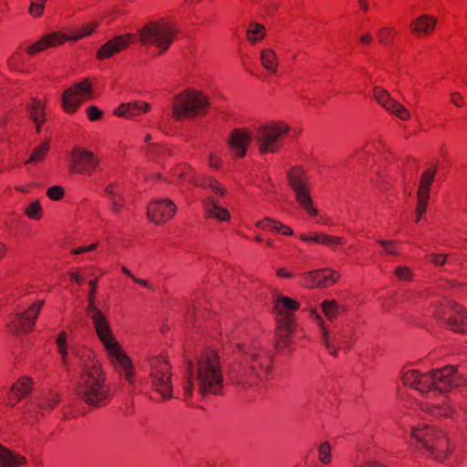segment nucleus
<instances>
[{"instance_id":"nucleus-43","label":"nucleus","mask_w":467,"mask_h":467,"mask_svg":"<svg viewBox=\"0 0 467 467\" xmlns=\"http://www.w3.org/2000/svg\"><path fill=\"white\" fill-rule=\"evenodd\" d=\"M431 414L437 417H447L450 415L451 409L448 405H433L432 408H429Z\"/></svg>"},{"instance_id":"nucleus-8","label":"nucleus","mask_w":467,"mask_h":467,"mask_svg":"<svg viewBox=\"0 0 467 467\" xmlns=\"http://www.w3.org/2000/svg\"><path fill=\"white\" fill-rule=\"evenodd\" d=\"M176 26L168 21L150 22L138 31V40L142 46H154L165 52L174 40Z\"/></svg>"},{"instance_id":"nucleus-57","label":"nucleus","mask_w":467,"mask_h":467,"mask_svg":"<svg viewBox=\"0 0 467 467\" xmlns=\"http://www.w3.org/2000/svg\"><path fill=\"white\" fill-rule=\"evenodd\" d=\"M451 102L457 106V107H462V101H463V98L462 96L458 93V92H453L451 95Z\"/></svg>"},{"instance_id":"nucleus-44","label":"nucleus","mask_w":467,"mask_h":467,"mask_svg":"<svg viewBox=\"0 0 467 467\" xmlns=\"http://www.w3.org/2000/svg\"><path fill=\"white\" fill-rule=\"evenodd\" d=\"M47 195L53 201H58L64 195V189L58 185L52 186L47 191Z\"/></svg>"},{"instance_id":"nucleus-24","label":"nucleus","mask_w":467,"mask_h":467,"mask_svg":"<svg viewBox=\"0 0 467 467\" xmlns=\"http://www.w3.org/2000/svg\"><path fill=\"white\" fill-rule=\"evenodd\" d=\"M202 205L207 218H215L219 221H228L230 219L229 212L221 207L213 196H207L202 201Z\"/></svg>"},{"instance_id":"nucleus-63","label":"nucleus","mask_w":467,"mask_h":467,"mask_svg":"<svg viewBox=\"0 0 467 467\" xmlns=\"http://www.w3.org/2000/svg\"><path fill=\"white\" fill-rule=\"evenodd\" d=\"M209 163H210V166H212L213 168H217L219 165V160L216 159L213 154H211L210 158H209Z\"/></svg>"},{"instance_id":"nucleus-6","label":"nucleus","mask_w":467,"mask_h":467,"mask_svg":"<svg viewBox=\"0 0 467 467\" xmlns=\"http://www.w3.org/2000/svg\"><path fill=\"white\" fill-rule=\"evenodd\" d=\"M209 106V99L202 91L188 89L174 97L171 109L175 119L182 120L204 115Z\"/></svg>"},{"instance_id":"nucleus-1","label":"nucleus","mask_w":467,"mask_h":467,"mask_svg":"<svg viewBox=\"0 0 467 467\" xmlns=\"http://www.w3.org/2000/svg\"><path fill=\"white\" fill-rule=\"evenodd\" d=\"M223 386L222 366L218 354L213 350L202 352L196 361L187 360L182 381L185 399L192 397L196 388L200 395H217Z\"/></svg>"},{"instance_id":"nucleus-20","label":"nucleus","mask_w":467,"mask_h":467,"mask_svg":"<svg viewBox=\"0 0 467 467\" xmlns=\"http://www.w3.org/2000/svg\"><path fill=\"white\" fill-rule=\"evenodd\" d=\"M339 278V274L331 269H322L306 273L303 276V285L313 288L317 286H329Z\"/></svg>"},{"instance_id":"nucleus-29","label":"nucleus","mask_w":467,"mask_h":467,"mask_svg":"<svg viewBox=\"0 0 467 467\" xmlns=\"http://www.w3.org/2000/svg\"><path fill=\"white\" fill-rule=\"evenodd\" d=\"M275 311L278 315V317L290 315V311L298 309L299 304L287 296H279L275 301Z\"/></svg>"},{"instance_id":"nucleus-19","label":"nucleus","mask_w":467,"mask_h":467,"mask_svg":"<svg viewBox=\"0 0 467 467\" xmlns=\"http://www.w3.org/2000/svg\"><path fill=\"white\" fill-rule=\"evenodd\" d=\"M311 316L317 320L320 328L322 343L332 356L337 357L338 347L345 344L344 334L339 331L337 334L331 336L322 317L316 310L311 311Z\"/></svg>"},{"instance_id":"nucleus-27","label":"nucleus","mask_w":467,"mask_h":467,"mask_svg":"<svg viewBox=\"0 0 467 467\" xmlns=\"http://www.w3.org/2000/svg\"><path fill=\"white\" fill-rule=\"evenodd\" d=\"M26 462L25 457L16 454L0 445V467H20Z\"/></svg>"},{"instance_id":"nucleus-38","label":"nucleus","mask_w":467,"mask_h":467,"mask_svg":"<svg viewBox=\"0 0 467 467\" xmlns=\"http://www.w3.org/2000/svg\"><path fill=\"white\" fill-rule=\"evenodd\" d=\"M24 213L32 220H39L42 215V207L38 201H35L28 204Z\"/></svg>"},{"instance_id":"nucleus-30","label":"nucleus","mask_w":467,"mask_h":467,"mask_svg":"<svg viewBox=\"0 0 467 467\" xmlns=\"http://www.w3.org/2000/svg\"><path fill=\"white\" fill-rule=\"evenodd\" d=\"M31 389V380L29 379H21L11 388V397L9 402L14 405L26 396Z\"/></svg>"},{"instance_id":"nucleus-17","label":"nucleus","mask_w":467,"mask_h":467,"mask_svg":"<svg viewBox=\"0 0 467 467\" xmlns=\"http://www.w3.org/2000/svg\"><path fill=\"white\" fill-rule=\"evenodd\" d=\"M176 209L177 207L171 200L161 199L149 204L147 216L155 223H163L172 218Z\"/></svg>"},{"instance_id":"nucleus-21","label":"nucleus","mask_w":467,"mask_h":467,"mask_svg":"<svg viewBox=\"0 0 467 467\" xmlns=\"http://www.w3.org/2000/svg\"><path fill=\"white\" fill-rule=\"evenodd\" d=\"M254 140L253 129H234L231 131L229 146L237 158L244 157L247 152L249 144Z\"/></svg>"},{"instance_id":"nucleus-28","label":"nucleus","mask_w":467,"mask_h":467,"mask_svg":"<svg viewBox=\"0 0 467 467\" xmlns=\"http://www.w3.org/2000/svg\"><path fill=\"white\" fill-rule=\"evenodd\" d=\"M27 111L36 124V132H40L41 123L45 121L43 103L38 99H33L30 105L27 106Z\"/></svg>"},{"instance_id":"nucleus-15","label":"nucleus","mask_w":467,"mask_h":467,"mask_svg":"<svg viewBox=\"0 0 467 467\" xmlns=\"http://www.w3.org/2000/svg\"><path fill=\"white\" fill-rule=\"evenodd\" d=\"M99 161L92 152L74 147L70 153V163L68 170L73 173L90 175L96 169Z\"/></svg>"},{"instance_id":"nucleus-16","label":"nucleus","mask_w":467,"mask_h":467,"mask_svg":"<svg viewBox=\"0 0 467 467\" xmlns=\"http://www.w3.org/2000/svg\"><path fill=\"white\" fill-rule=\"evenodd\" d=\"M43 305L44 301L39 300L34 303L26 310L16 313L14 319L11 320L7 326L15 333L29 332L33 328Z\"/></svg>"},{"instance_id":"nucleus-11","label":"nucleus","mask_w":467,"mask_h":467,"mask_svg":"<svg viewBox=\"0 0 467 467\" xmlns=\"http://www.w3.org/2000/svg\"><path fill=\"white\" fill-rule=\"evenodd\" d=\"M287 180L298 204L311 216L317 215V210L313 206L310 192L308 190V177L298 167L292 168L287 172Z\"/></svg>"},{"instance_id":"nucleus-39","label":"nucleus","mask_w":467,"mask_h":467,"mask_svg":"<svg viewBox=\"0 0 467 467\" xmlns=\"http://www.w3.org/2000/svg\"><path fill=\"white\" fill-rule=\"evenodd\" d=\"M171 154V150L163 146H158L156 144H152L149 147L148 155L151 159H156L157 157L166 156Z\"/></svg>"},{"instance_id":"nucleus-33","label":"nucleus","mask_w":467,"mask_h":467,"mask_svg":"<svg viewBox=\"0 0 467 467\" xmlns=\"http://www.w3.org/2000/svg\"><path fill=\"white\" fill-rule=\"evenodd\" d=\"M436 167L425 171L420 178V186L418 189L417 196L429 199V192L431 185L434 180Z\"/></svg>"},{"instance_id":"nucleus-26","label":"nucleus","mask_w":467,"mask_h":467,"mask_svg":"<svg viewBox=\"0 0 467 467\" xmlns=\"http://www.w3.org/2000/svg\"><path fill=\"white\" fill-rule=\"evenodd\" d=\"M149 109L150 105L148 103L134 101L121 104L117 109H115V115L130 119L140 115L141 112H148Z\"/></svg>"},{"instance_id":"nucleus-34","label":"nucleus","mask_w":467,"mask_h":467,"mask_svg":"<svg viewBox=\"0 0 467 467\" xmlns=\"http://www.w3.org/2000/svg\"><path fill=\"white\" fill-rule=\"evenodd\" d=\"M246 36L250 42L256 43L262 40L265 36V28L258 23H251L246 30Z\"/></svg>"},{"instance_id":"nucleus-36","label":"nucleus","mask_w":467,"mask_h":467,"mask_svg":"<svg viewBox=\"0 0 467 467\" xmlns=\"http://www.w3.org/2000/svg\"><path fill=\"white\" fill-rule=\"evenodd\" d=\"M48 150V144L43 143L40 146L36 147L32 154L30 155L29 160L26 161V163H33L37 164L41 162L46 156L47 152Z\"/></svg>"},{"instance_id":"nucleus-25","label":"nucleus","mask_w":467,"mask_h":467,"mask_svg":"<svg viewBox=\"0 0 467 467\" xmlns=\"http://www.w3.org/2000/svg\"><path fill=\"white\" fill-rule=\"evenodd\" d=\"M293 320L291 315L277 317L276 337L278 346L286 347L291 342Z\"/></svg>"},{"instance_id":"nucleus-2","label":"nucleus","mask_w":467,"mask_h":467,"mask_svg":"<svg viewBox=\"0 0 467 467\" xmlns=\"http://www.w3.org/2000/svg\"><path fill=\"white\" fill-rule=\"evenodd\" d=\"M88 285L87 313L92 320L96 334L107 350L110 362L116 371L130 384H133L134 371L132 363L115 339L106 316L95 304L97 279L89 280Z\"/></svg>"},{"instance_id":"nucleus-3","label":"nucleus","mask_w":467,"mask_h":467,"mask_svg":"<svg viewBox=\"0 0 467 467\" xmlns=\"http://www.w3.org/2000/svg\"><path fill=\"white\" fill-rule=\"evenodd\" d=\"M271 358L255 346L239 345L234 362L229 368L230 380L243 388L256 386L270 372Z\"/></svg>"},{"instance_id":"nucleus-23","label":"nucleus","mask_w":467,"mask_h":467,"mask_svg":"<svg viewBox=\"0 0 467 467\" xmlns=\"http://www.w3.org/2000/svg\"><path fill=\"white\" fill-rule=\"evenodd\" d=\"M437 24V19L429 15H421L411 21L410 27L411 32L418 36L431 35Z\"/></svg>"},{"instance_id":"nucleus-60","label":"nucleus","mask_w":467,"mask_h":467,"mask_svg":"<svg viewBox=\"0 0 467 467\" xmlns=\"http://www.w3.org/2000/svg\"><path fill=\"white\" fill-rule=\"evenodd\" d=\"M57 349H58V353L61 356L62 362L66 366L67 363V347H63V348L61 347V348H58Z\"/></svg>"},{"instance_id":"nucleus-51","label":"nucleus","mask_w":467,"mask_h":467,"mask_svg":"<svg viewBox=\"0 0 467 467\" xmlns=\"http://www.w3.org/2000/svg\"><path fill=\"white\" fill-rule=\"evenodd\" d=\"M275 232L281 233L285 235H292L294 234L293 230L289 226L283 224L279 221H277V223L275 224Z\"/></svg>"},{"instance_id":"nucleus-56","label":"nucleus","mask_w":467,"mask_h":467,"mask_svg":"<svg viewBox=\"0 0 467 467\" xmlns=\"http://www.w3.org/2000/svg\"><path fill=\"white\" fill-rule=\"evenodd\" d=\"M446 254H431V260L436 265H443L446 262Z\"/></svg>"},{"instance_id":"nucleus-40","label":"nucleus","mask_w":467,"mask_h":467,"mask_svg":"<svg viewBox=\"0 0 467 467\" xmlns=\"http://www.w3.org/2000/svg\"><path fill=\"white\" fill-rule=\"evenodd\" d=\"M29 14L33 16L39 17L44 11L45 3L47 0H30Z\"/></svg>"},{"instance_id":"nucleus-53","label":"nucleus","mask_w":467,"mask_h":467,"mask_svg":"<svg viewBox=\"0 0 467 467\" xmlns=\"http://www.w3.org/2000/svg\"><path fill=\"white\" fill-rule=\"evenodd\" d=\"M110 204H111L112 212L119 214V212L121 211V209L124 208V198L123 199L117 198V200H113V202H111Z\"/></svg>"},{"instance_id":"nucleus-22","label":"nucleus","mask_w":467,"mask_h":467,"mask_svg":"<svg viewBox=\"0 0 467 467\" xmlns=\"http://www.w3.org/2000/svg\"><path fill=\"white\" fill-rule=\"evenodd\" d=\"M136 37L131 34L118 36L106 42L97 51L98 59H105L124 49L130 43L134 42Z\"/></svg>"},{"instance_id":"nucleus-32","label":"nucleus","mask_w":467,"mask_h":467,"mask_svg":"<svg viewBox=\"0 0 467 467\" xmlns=\"http://www.w3.org/2000/svg\"><path fill=\"white\" fill-rule=\"evenodd\" d=\"M300 239L304 242H315L328 246L342 244V239L324 234H312L311 235L301 234Z\"/></svg>"},{"instance_id":"nucleus-10","label":"nucleus","mask_w":467,"mask_h":467,"mask_svg":"<svg viewBox=\"0 0 467 467\" xmlns=\"http://www.w3.org/2000/svg\"><path fill=\"white\" fill-rule=\"evenodd\" d=\"M150 366V379L152 388L161 395L163 400L172 397L171 366L164 358L152 357L149 359Z\"/></svg>"},{"instance_id":"nucleus-46","label":"nucleus","mask_w":467,"mask_h":467,"mask_svg":"<svg viewBox=\"0 0 467 467\" xmlns=\"http://www.w3.org/2000/svg\"><path fill=\"white\" fill-rule=\"evenodd\" d=\"M395 32L391 28H384L379 32V39L381 44L389 43L394 36Z\"/></svg>"},{"instance_id":"nucleus-13","label":"nucleus","mask_w":467,"mask_h":467,"mask_svg":"<svg viewBox=\"0 0 467 467\" xmlns=\"http://www.w3.org/2000/svg\"><path fill=\"white\" fill-rule=\"evenodd\" d=\"M94 93L88 78L67 88L62 95V107L67 113L75 112L84 101L92 99Z\"/></svg>"},{"instance_id":"nucleus-9","label":"nucleus","mask_w":467,"mask_h":467,"mask_svg":"<svg viewBox=\"0 0 467 467\" xmlns=\"http://www.w3.org/2000/svg\"><path fill=\"white\" fill-rule=\"evenodd\" d=\"M410 435L419 445H421L430 457L437 461L444 459L447 438L441 431L425 424H419L411 428Z\"/></svg>"},{"instance_id":"nucleus-54","label":"nucleus","mask_w":467,"mask_h":467,"mask_svg":"<svg viewBox=\"0 0 467 467\" xmlns=\"http://www.w3.org/2000/svg\"><path fill=\"white\" fill-rule=\"evenodd\" d=\"M97 247H98V244H92L87 245V246H80L76 249H73L72 254H80L83 253L91 252V251H94Z\"/></svg>"},{"instance_id":"nucleus-14","label":"nucleus","mask_w":467,"mask_h":467,"mask_svg":"<svg viewBox=\"0 0 467 467\" xmlns=\"http://www.w3.org/2000/svg\"><path fill=\"white\" fill-rule=\"evenodd\" d=\"M436 315L451 330L458 333L467 332V311L462 306L449 301Z\"/></svg>"},{"instance_id":"nucleus-45","label":"nucleus","mask_w":467,"mask_h":467,"mask_svg":"<svg viewBox=\"0 0 467 467\" xmlns=\"http://www.w3.org/2000/svg\"><path fill=\"white\" fill-rule=\"evenodd\" d=\"M277 223L276 220L266 217L256 223V226L263 230H272L275 231V224Z\"/></svg>"},{"instance_id":"nucleus-5","label":"nucleus","mask_w":467,"mask_h":467,"mask_svg":"<svg viewBox=\"0 0 467 467\" xmlns=\"http://www.w3.org/2000/svg\"><path fill=\"white\" fill-rule=\"evenodd\" d=\"M402 381L406 386L414 388L422 395L432 397L461 386L466 382V379L457 373L455 367L447 366L426 374L410 369L402 374Z\"/></svg>"},{"instance_id":"nucleus-50","label":"nucleus","mask_w":467,"mask_h":467,"mask_svg":"<svg viewBox=\"0 0 467 467\" xmlns=\"http://www.w3.org/2000/svg\"><path fill=\"white\" fill-rule=\"evenodd\" d=\"M275 232L281 233L285 235H292L294 234L293 230L289 226L283 224L279 221H277V223L275 224Z\"/></svg>"},{"instance_id":"nucleus-31","label":"nucleus","mask_w":467,"mask_h":467,"mask_svg":"<svg viewBox=\"0 0 467 467\" xmlns=\"http://www.w3.org/2000/svg\"><path fill=\"white\" fill-rule=\"evenodd\" d=\"M260 60L263 67L271 74H275L278 67V59L275 52L271 48H265L261 52Z\"/></svg>"},{"instance_id":"nucleus-59","label":"nucleus","mask_w":467,"mask_h":467,"mask_svg":"<svg viewBox=\"0 0 467 467\" xmlns=\"http://www.w3.org/2000/svg\"><path fill=\"white\" fill-rule=\"evenodd\" d=\"M135 283L148 288V289H152V285L145 279H141V278H138L136 276H134V278L132 279Z\"/></svg>"},{"instance_id":"nucleus-49","label":"nucleus","mask_w":467,"mask_h":467,"mask_svg":"<svg viewBox=\"0 0 467 467\" xmlns=\"http://www.w3.org/2000/svg\"><path fill=\"white\" fill-rule=\"evenodd\" d=\"M395 275L401 280H410L411 273L409 268L405 266H399L395 270Z\"/></svg>"},{"instance_id":"nucleus-64","label":"nucleus","mask_w":467,"mask_h":467,"mask_svg":"<svg viewBox=\"0 0 467 467\" xmlns=\"http://www.w3.org/2000/svg\"><path fill=\"white\" fill-rule=\"evenodd\" d=\"M70 275V278L74 281H76L77 283H81L82 282V277L80 276V275L78 273H76V272H72L69 274Z\"/></svg>"},{"instance_id":"nucleus-37","label":"nucleus","mask_w":467,"mask_h":467,"mask_svg":"<svg viewBox=\"0 0 467 467\" xmlns=\"http://www.w3.org/2000/svg\"><path fill=\"white\" fill-rule=\"evenodd\" d=\"M202 186L205 189L211 190L213 193V197L215 196H223L226 192L225 189L222 187V185L215 180L209 178L205 182H202Z\"/></svg>"},{"instance_id":"nucleus-12","label":"nucleus","mask_w":467,"mask_h":467,"mask_svg":"<svg viewBox=\"0 0 467 467\" xmlns=\"http://www.w3.org/2000/svg\"><path fill=\"white\" fill-rule=\"evenodd\" d=\"M95 27L96 25H87L77 31L72 32L68 36L61 35L58 32L47 34L37 42L28 47L26 51L29 55H35L47 48L59 46L67 40L77 41L84 36H89L94 31Z\"/></svg>"},{"instance_id":"nucleus-61","label":"nucleus","mask_w":467,"mask_h":467,"mask_svg":"<svg viewBox=\"0 0 467 467\" xmlns=\"http://www.w3.org/2000/svg\"><path fill=\"white\" fill-rule=\"evenodd\" d=\"M108 196L110 200V202H113V200H117V198L123 199V194L119 191H116L115 192H112L111 194H109Z\"/></svg>"},{"instance_id":"nucleus-62","label":"nucleus","mask_w":467,"mask_h":467,"mask_svg":"<svg viewBox=\"0 0 467 467\" xmlns=\"http://www.w3.org/2000/svg\"><path fill=\"white\" fill-rule=\"evenodd\" d=\"M117 185L110 183L105 188V193L107 195L111 194L112 192H115L117 191Z\"/></svg>"},{"instance_id":"nucleus-42","label":"nucleus","mask_w":467,"mask_h":467,"mask_svg":"<svg viewBox=\"0 0 467 467\" xmlns=\"http://www.w3.org/2000/svg\"><path fill=\"white\" fill-rule=\"evenodd\" d=\"M58 402L59 398L57 395L48 397L46 402L39 406V412L41 413V415H44L47 410L53 409L57 404H58Z\"/></svg>"},{"instance_id":"nucleus-48","label":"nucleus","mask_w":467,"mask_h":467,"mask_svg":"<svg viewBox=\"0 0 467 467\" xmlns=\"http://www.w3.org/2000/svg\"><path fill=\"white\" fill-rule=\"evenodd\" d=\"M87 114H88V119L90 120L94 121V120H98L101 118L102 111L95 106H89L87 108Z\"/></svg>"},{"instance_id":"nucleus-7","label":"nucleus","mask_w":467,"mask_h":467,"mask_svg":"<svg viewBox=\"0 0 467 467\" xmlns=\"http://www.w3.org/2000/svg\"><path fill=\"white\" fill-rule=\"evenodd\" d=\"M288 131V125L281 121H269L254 126L253 137L260 154L277 152Z\"/></svg>"},{"instance_id":"nucleus-41","label":"nucleus","mask_w":467,"mask_h":467,"mask_svg":"<svg viewBox=\"0 0 467 467\" xmlns=\"http://www.w3.org/2000/svg\"><path fill=\"white\" fill-rule=\"evenodd\" d=\"M319 461L325 464L330 462V445L327 442H323L318 448Z\"/></svg>"},{"instance_id":"nucleus-55","label":"nucleus","mask_w":467,"mask_h":467,"mask_svg":"<svg viewBox=\"0 0 467 467\" xmlns=\"http://www.w3.org/2000/svg\"><path fill=\"white\" fill-rule=\"evenodd\" d=\"M20 62V56L18 53L14 54L9 59H8V66L11 69H18V63Z\"/></svg>"},{"instance_id":"nucleus-35","label":"nucleus","mask_w":467,"mask_h":467,"mask_svg":"<svg viewBox=\"0 0 467 467\" xmlns=\"http://www.w3.org/2000/svg\"><path fill=\"white\" fill-rule=\"evenodd\" d=\"M321 307L329 321H333L337 318L339 312V306L335 300L322 302Z\"/></svg>"},{"instance_id":"nucleus-52","label":"nucleus","mask_w":467,"mask_h":467,"mask_svg":"<svg viewBox=\"0 0 467 467\" xmlns=\"http://www.w3.org/2000/svg\"><path fill=\"white\" fill-rule=\"evenodd\" d=\"M378 243L384 247V250L389 254H398L395 245L390 242H386L382 240H379Z\"/></svg>"},{"instance_id":"nucleus-47","label":"nucleus","mask_w":467,"mask_h":467,"mask_svg":"<svg viewBox=\"0 0 467 467\" xmlns=\"http://www.w3.org/2000/svg\"><path fill=\"white\" fill-rule=\"evenodd\" d=\"M429 199L418 197V204H417V216H416V222H419L421 218L422 214L425 213L427 205H428Z\"/></svg>"},{"instance_id":"nucleus-18","label":"nucleus","mask_w":467,"mask_h":467,"mask_svg":"<svg viewBox=\"0 0 467 467\" xmlns=\"http://www.w3.org/2000/svg\"><path fill=\"white\" fill-rule=\"evenodd\" d=\"M374 99L389 112L394 114L401 120L410 119V114L401 104L394 100L389 93L379 88H374Z\"/></svg>"},{"instance_id":"nucleus-58","label":"nucleus","mask_w":467,"mask_h":467,"mask_svg":"<svg viewBox=\"0 0 467 467\" xmlns=\"http://www.w3.org/2000/svg\"><path fill=\"white\" fill-rule=\"evenodd\" d=\"M57 348L61 347H67V335L65 332H62L58 335L57 338Z\"/></svg>"},{"instance_id":"nucleus-4","label":"nucleus","mask_w":467,"mask_h":467,"mask_svg":"<svg viewBox=\"0 0 467 467\" xmlns=\"http://www.w3.org/2000/svg\"><path fill=\"white\" fill-rule=\"evenodd\" d=\"M80 376L76 384V394L88 406H106L110 399V388L106 385L100 365L91 358H81Z\"/></svg>"}]
</instances>
